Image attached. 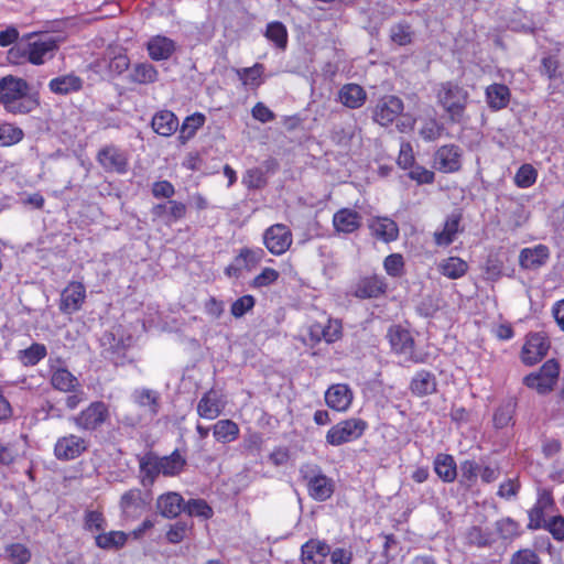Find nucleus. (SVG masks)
<instances>
[{"label":"nucleus","mask_w":564,"mask_h":564,"mask_svg":"<svg viewBox=\"0 0 564 564\" xmlns=\"http://www.w3.org/2000/svg\"><path fill=\"white\" fill-rule=\"evenodd\" d=\"M514 406L516 404L512 401H508L496 411L494 415V423L497 429H502L509 424L512 419Z\"/></svg>","instance_id":"obj_58"},{"label":"nucleus","mask_w":564,"mask_h":564,"mask_svg":"<svg viewBox=\"0 0 564 564\" xmlns=\"http://www.w3.org/2000/svg\"><path fill=\"white\" fill-rule=\"evenodd\" d=\"M351 400V390H325L327 405L336 411H346Z\"/></svg>","instance_id":"obj_33"},{"label":"nucleus","mask_w":564,"mask_h":564,"mask_svg":"<svg viewBox=\"0 0 564 564\" xmlns=\"http://www.w3.org/2000/svg\"><path fill=\"white\" fill-rule=\"evenodd\" d=\"M265 37L273 42L276 47L284 50L288 44V31L279 21L270 22L267 25Z\"/></svg>","instance_id":"obj_39"},{"label":"nucleus","mask_w":564,"mask_h":564,"mask_svg":"<svg viewBox=\"0 0 564 564\" xmlns=\"http://www.w3.org/2000/svg\"><path fill=\"white\" fill-rule=\"evenodd\" d=\"M184 511L191 517L208 519L213 516V509L203 499H191L184 505Z\"/></svg>","instance_id":"obj_51"},{"label":"nucleus","mask_w":564,"mask_h":564,"mask_svg":"<svg viewBox=\"0 0 564 564\" xmlns=\"http://www.w3.org/2000/svg\"><path fill=\"white\" fill-rule=\"evenodd\" d=\"M510 97V89L505 84H491L486 88V101L494 111L507 108Z\"/></svg>","instance_id":"obj_24"},{"label":"nucleus","mask_w":564,"mask_h":564,"mask_svg":"<svg viewBox=\"0 0 564 564\" xmlns=\"http://www.w3.org/2000/svg\"><path fill=\"white\" fill-rule=\"evenodd\" d=\"M301 480L305 485L307 495L315 501L328 500L335 491V481L324 474L322 467L315 463H305L299 469Z\"/></svg>","instance_id":"obj_3"},{"label":"nucleus","mask_w":564,"mask_h":564,"mask_svg":"<svg viewBox=\"0 0 564 564\" xmlns=\"http://www.w3.org/2000/svg\"><path fill=\"white\" fill-rule=\"evenodd\" d=\"M330 553V546L318 539H310L301 547V561L303 564H324Z\"/></svg>","instance_id":"obj_17"},{"label":"nucleus","mask_w":564,"mask_h":564,"mask_svg":"<svg viewBox=\"0 0 564 564\" xmlns=\"http://www.w3.org/2000/svg\"><path fill=\"white\" fill-rule=\"evenodd\" d=\"M4 552L12 564H28L32 557L30 549L22 543H11L4 547Z\"/></svg>","instance_id":"obj_40"},{"label":"nucleus","mask_w":564,"mask_h":564,"mask_svg":"<svg viewBox=\"0 0 564 564\" xmlns=\"http://www.w3.org/2000/svg\"><path fill=\"white\" fill-rule=\"evenodd\" d=\"M392 350L404 357L405 360L423 362L425 355L414 347V339L408 329L400 326L390 327L387 334Z\"/></svg>","instance_id":"obj_5"},{"label":"nucleus","mask_w":564,"mask_h":564,"mask_svg":"<svg viewBox=\"0 0 564 564\" xmlns=\"http://www.w3.org/2000/svg\"><path fill=\"white\" fill-rule=\"evenodd\" d=\"M361 216L350 208H341L334 214L333 225L336 231L351 234L361 226Z\"/></svg>","instance_id":"obj_20"},{"label":"nucleus","mask_w":564,"mask_h":564,"mask_svg":"<svg viewBox=\"0 0 564 564\" xmlns=\"http://www.w3.org/2000/svg\"><path fill=\"white\" fill-rule=\"evenodd\" d=\"M108 416V409L102 402H93L86 410L75 417V424L87 431L96 430Z\"/></svg>","instance_id":"obj_14"},{"label":"nucleus","mask_w":564,"mask_h":564,"mask_svg":"<svg viewBox=\"0 0 564 564\" xmlns=\"http://www.w3.org/2000/svg\"><path fill=\"white\" fill-rule=\"evenodd\" d=\"M88 448V442L78 435L68 434L57 438L54 446V455L58 460H73L79 457Z\"/></svg>","instance_id":"obj_9"},{"label":"nucleus","mask_w":564,"mask_h":564,"mask_svg":"<svg viewBox=\"0 0 564 564\" xmlns=\"http://www.w3.org/2000/svg\"><path fill=\"white\" fill-rule=\"evenodd\" d=\"M408 175L411 180L416 181L417 184H431L434 182V173L421 165L414 164Z\"/></svg>","instance_id":"obj_62"},{"label":"nucleus","mask_w":564,"mask_h":564,"mask_svg":"<svg viewBox=\"0 0 564 564\" xmlns=\"http://www.w3.org/2000/svg\"><path fill=\"white\" fill-rule=\"evenodd\" d=\"M264 251L262 249L242 248L237 256V262L241 263L243 269L250 271L263 258Z\"/></svg>","instance_id":"obj_46"},{"label":"nucleus","mask_w":564,"mask_h":564,"mask_svg":"<svg viewBox=\"0 0 564 564\" xmlns=\"http://www.w3.org/2000/svg\"><path fill=\"white\" fill-rule=\"evenodd\" d=\"M550 340L543 333H531L521 350V360L527 366L541 361L550 349Z\"/></svg>","instance_id":"obj_8"},{"label":"nucleus","mask_w":564,"mask_h":564,"mask_svg":"<svg viewBox=\"0 0 564 564\" xmlns=\"http://www.w3.org/2000/svg\"><path fill=\"white\" fill-rule=\"evenodd\" d=\"M24 133L22 129L11 123H3L0 126V145L10 147L20 142Z\"/></svg>","instance_id":"obj_45"},{"label":"nucleus","mask_w":564,"mask_h":564,"mask_svg":"<svg viewBox=\"0 0 564 564\" xmlns=\"http://www.w3.org/2000/svg\"><path fill=\"white\" fill-rule=\"evenodd\" d=\"M158 76V69L148 62L134 64L129 73V79L135 84H152Z\"/></svg>","instance_id":"obj_28"},{"label":"nucleus","mask_w":564,"mask_h":564,"mask_svg":"<svg viewBox=\"0 0 564 564\" xmlns=\"http://www.w3.org/2000/svg\"><path fill=\"white\" fill-rule=\"evenodd\" d=\"M499 535L505 540H512L520 535V525L511 518H503L496 522Z\"/></svg>","instance_id":"obj_52"},{"label":"nucleus","mask_w":564,"mask_h":564,"mask_svg":"<svg viewBox=\"0 0 564 564\" xmlns=\"http://www.w3.org/2000/svg\"><path fill=\"white\" fill-rule=\"evenodd\" d=\"M0 105L13 115H26L40 107V95L29 83L13 75L0 79Z\"/></svg>","instance_id":"obj_2"},{"label":"nucleus","mask_w":564,"mask_h":564,"mask_svg":"<svg viewBox=\"0 0 564 564\" xmlns=\"http://www.w3.org/2000/svg\"><path fill=\"white\" fill-rule=\"evenodd\" d=\"M386 284L377 276L364 279L357 286L356 295L362 299L377 297L384 293Z\"/></svg>","instance_id":"obj_32"},{"label":"nucleus","mask_w":564,"mask_h":564,"mask_svg":"<svg viewBox=\"0 0 564 564\" xmlns=\"http://www.w3.org/2000/svg\"><path fill=\"white\" fill-rule=\"evenodd\" d=\"M100 344L102 346L104 357L110 359L115 364H118L124 349L121 340L117 339L112 333L105 332L100 337Z\"/></svg>","instance_id":"obj_31"},{"label":"nucleus","mask_w":564,"mask_h":564,"mask_svg":"<svg viewBox=\"0 0 564 564\" xmlns=\"http://www.w3.org/2000/svg\"><path fill=\"white\" fill-rule=\"evenodd\" d=\"M96 160L106 172H116L119 174L127 172V155L113 144L101 148L96 155Z\"/></svg>","instance_id":"obj_11"},{"label":"nucleus","mask_w":564,"mask_h":564,"mask_svg":"<svg viewBox=\"0 0 564 564\" xmlns=\"http://www.w3.org/2000/svg\"><path fill=\"white\" fill-rule=\"evenodd\" d=\"M134 399L144 410V413L153 415L158 412V393L155 390H137Z\"/></svg>","instance_id":"obj_41"},{"label":"nucleus","mask_w":564,"mask_h":564,"mask_svg":"<svg viewBox=\"0 0 564 564\" xmlns=\"http://www.w3.org/2000/svg\"><path fill=\"white\" fill-rule=\"evenodd\" d=\"M462 149L456 144H445L440 147L434 154V163L438 171L443 173H454L462 167Z\"/></svg>","instance_id":"obj_12"},{"label":"nucleus","mask_w":564,"mask_h":564,"mask_svg":"<svg viewBox=\"0 0 564 564\" xmlns=\"http://www.w3.org/2000/svg\"><path fill=\"white\" fill-rule=\"evenodd\" d=\"M538 172L531 164H523L514 176V183L520 188H528L536 182Z\"/></svg>","instance_id":"obj_49"},{"label":"nucleus","mask_w":564,"mask_h":564,"mask_svg":"<svg viewBox=\"0 0 564 564\" xmlns=\"http://www.w3.org/2000/svg\"><path fill=\"white\" fill-rule=\"evenodd\" d=\"M83 79L74 74L62 75L50 80L48 88L56 95H68L79 91Z\"/></svg>","instance_id":"obj_26"},{"label":"nucleus","mask_w":564,"mask_h":564,"mask_svg":"<svg viewBox=\"0 0 564 564\" xmlns=\"http://www.w3.org/2000/svg\"><path fill=\"white\" fill-rule=\"evenodd\" d=\"M434 470L443 481L453 482L457 476L454 457L448 454H438L434 459Z\"/></svg>","instance_id":"obj_27"},{"label":"nucleus","mask_w":564,"mask_h":564,"mask_svg":"<svg viewBox=\"0 0 564 564\" xmlns=\"http://www.w3.org/2000/svg\"><path fill=\"white\" fill-rule=\"evenodd\" d=\"M63 37L32 32L23 35L15 45L8 51V61L20 65L29 62L32 65H43L55 56Z\"/></svg>","instance_id":"obj_1"},{"label":"nucleus","mask_w":564,"mask_h":564,"mask_svg":"<svg viewBox=\"0 0 564 564\" xmlns=\"http://www.w3.org/2000/svg\"><path fill=\"white\" fill-rule=\"evenodd\" d=\"M340 102L350 109H358L364 106L367 99L365 89L357 84H346L338 93Z\"/></svg>","instance_id":"obj_22"},{"label":"nucleus","mask_w":564,"mask_h":564,"mask_svg":"<svg viewBox=\"0 0 564 564\" xmlns=\"http://www.w3.org/2000/svg\"><path fill=\"white\" fill-rule=\"evenodd\" d=\"M147 50L151 59L165 61L173 55L176 50V44L166 36L155 35L148 41Z\"/></svg>","instance_id":"obj_19"},{"label":"nucleus","mask_w":564,"mask_h":564,"mask_svg":"<svg viewBox=\"0 0 564 564\" xmlns=\"http://www.w3.org/2000/svg\"><path fill=\"white\" fill-rule=\"evenodd\" d=\"M550 258V250L545 245L524 248L519 254V263L525 270H536L544 265Z\"/></svg>","instance_id":"obj_18"},{"label":"nucleus","mask_w":564,"mask_h":564,"mask_svg":"<svg viewBox=\"0 0 564 564\" xmlns=\"http://www.w3.org/2000/svg\"><path fill=\"white\" fill-rule=\"evenodd\" d=\"M107 528V520L99 510H86L84 514V529L89 532L101 533Z\"/></svg>","instance_id":"obj_42"},{"label":"nucleus","mask_w":564,"mask_h":564,"mask_svg":"<svg viewBox=\"0 0 564 564\" xmlns=\"http://www.w3.org/2000/svg\"><path fill=\"white\" fill-rule=\"evenodd\" d=\"M542 528L546 529L556 540L564 538V518L562 516L551 517Z\"/></svg>","instance_id":"obj_63"},{"label":"nucleus","mask_w":564,"mask_h":564,"mask_svg":"<svg viewBox=\"0 0 564 564\" xmlns=\"http://www.w3.org/2000/svg\"><path fill=\"white\" fill-rule=\"evenodd\" d=\"M224 408L223 400L218 397L217 390H208L197 405L198 414L207 420L216 419Z\"/></svg>","instance_id":"obj_23"},{"label":"nucleus","mask_w":564,"mask_h":564,"mask_svg":"<svg viewBox=\"0 0 564 564\" xmlns=\"http://www.w3.org/2000/svg\"><path fill=\"white\" fill-rule=\"evenodd\" d=\"M263 243L272 254L280 256L292 245V232L283 224L272 225L264 231Z\"/></svg>","instance_id":"obj_10"},{"label":"nucleus","mask_w":564,"mask_h":564,"mask_svg":"<svg viewBox=\"0 0 564 564\" xmlns=\"http://www.w3.org/2000/svg\"><path fill=\"white\" fill-rule=\"evenodd\" d=\"M510 564H540V557L532 550H519L512 555Z\"/></svg>","instance_id":"obj_64"},{"label":"nucleus","mask_w":564,"mask_h":564,"mask_svg":"<svg viewBox=\"0 0 564 564\" xmlns=\"http://www.w3.org/2000/svg\"><path fill=\"white\" fill-rule=\"evenodd\" d=\"M256 304V300L252 295H243L237 299L230 307V312L234 317L240 318L247 312L251 311Z\"/></svg>","instance_id":"obj_57"},{"label":"nucleus","mask_w":564,"mask_h":564,"mask_svg":"<svg viewBox=\"0 0 564 564\" xmlns=\"http://www.w3.org/2000/svg\"><path fill=\"white\" fill-rule=\"evenodd\" d=\"M128 535L123 531H110L95 535V543L104 550H118L124 546Z\"/></svg>","instance_id":"obj_30"},{"label":"nucleus","mask_w":564,"mask_h":564,"mask_svg":"<svg viewBox=\"0 0 564 564\" xmlns=\"http://www.w3.org/2000/svg\"><path fill=\"white\" fill-rule=\"evenodd\" d=\"M437 98L440 105L448 115L451 122L460 123L464 121L469 98V94L466 89L455 83L446 82L441 85Z\"/></svg>","instance_id":"obj_4"},{"label":"nucleus","mask_w":564,"mask_h":564,"mask_svg":"<svg viewBox=\"0 0 564 564\" xmlns=\"http://www.w3.org/2000/svg\"><path fill=\"white\" fill-rule=\"evenodd\" d=\"M538 372L545 386L552 388L558 377L560 365L555 359H550L543 364Z\"/></svg>","instance_id":"obj_54"},{"label":"nucleus","mask_w":564,"mask_h":564,"mask_svg":"<svg viewBox=\"0 0 564 564\" xmlns=\"http://www.w3.org/2000/svg\"><path fill=\"white\" fill-rule=\"evenodd\" d=\"M313 341L325 340L327 344L337 341L343 336V325L339 319L328 318L327 324L314 323L308 329Z\"/></svg>","instance_id":"obj_15"},{"label":"nucleus","mask_w":564,"mask_h":564,"mask_svg":"<svg viewBox=\"0 0 564 564\" xmlns=\"http://www.w3.org/2000/svg\"><path fill=\"white\" fill-rule=\"evenodd\" d=\"M151 126L158 134L170 137L177 130L178 119L172 111L161 110L153 116Z\"/></svg>","instance_id":"obj_25"},{"label":"nucleus","mask_w":564,"mask_h":564,"mask_svg":"<svg viewBox=\"0 0 564 564\" xmlns=\"http://www.w3.org/2000/svg\"><path fill=\"white\" fill-rule=\"evenodd\" d=\"M459 470L462 479L471 485L477 480L480 466L475 460L466 459L460 463Z\"/></svg>","instance_id":"obj_60"},{"label":"nucleus","mask_w":564,"mask_h":564,"mask_svg":"<svg viewBox=\"0 0 564 564\" xmlns=\"http://www.w3.org/2000/svg\"><path fill=\"white\" fill-rule=\"evenodd\" d=\"M404 110V104L401 98L388 95L381 97L373 111L372 119L382 127L390 126Z\"/></svg>","instance_id":"obj_7"},{"label":"nucleus","mask_w":564,"mask_h":564,"mask_svg":"<svg viewBox=\"0 0 564 564\" xmlns=\"http://www.w3.org/2000/svg\"><path fill=\"white\" fill-rule=\"evenodd\" d=\"M51 383L53 388H76L79 384L77 378L66 368L53 371Z\"/></svg>","instance_id":"obj_47"},{"label":"nucleus","mask_w":564,"mask_h":564,"mask_svg":"<svg viewBox=\"0 0 564 564\" xmlns=\"http://www.w3.org/2000/svg\"><path fill=\"white\" fill-rule=\"evenodd\" d=\"M459 219V216L455 215L447 218L443 230L440 232H435V241L437 245L448 246L454 241L455 236L458 231Z\"/></svg>","instance_id":"obj_36"},{"label":"nucleus","mask_w":564,"mask_h":564,"mask_svg":"<svg viewBox=\"0 0 564 564\" xmlns=\"http://www.w3.org/2000/svg\"><path fill=\"white\" fill-rule=\"evenodd\" d=\"M280 276V273L272 268H264L260 274L254 276L250 283L251 288L260 289L273 284Z\"/></svg>","instance_id":"obj_59"},{"label":"nucleus","mask_w":564,"mask_h":564,"mask_svg":"<svg viewBox=\"0 0 564 564\" xmlns=\"http://www.w3.org/2000/svg\"><path fill=\"white\" fill-rule=\"evenodd\" d=\"M141 506V491L139 489H131L124 492L120 500V507L123 512L129 513L137 510Z\"/></svg>","instance_id":"obj_56"},{"label":"nucleus","mask_w":564,"mask_h":564,"mask_svg":"<svg viewBox=\"0 0 564 564\" xmlns=\"http://www.w3.org/2000/svg\"><path fill=\"white\" fill-rule=\"evenodd\" d=\"M371 228L375 236L386 242L393 241L399 236L398 225L389 218L379 219Z\"/></svg>","instance_id":"obj_34"},{"label":"nucleus","mask_w":564,"mask_h":564,"mask_svg":"<svg viewBox=\"0 0 564 564\" xmlns=\"http://www.w3.org/2000/svg\"><path fill=\"white\" fill-rule=\"evenodd\" d=\"M467 268L468 265L464 260L451 257L441 264V272L449 279H458L466 273Z\"/></svg>","instance_id":"obj_43"},{"label":"nucleus","mask_w":564,"mask_h":564,"mask_svg":"<svg viewBox=\"0 0 564 564\" xmlns=\"http://www.w3.org/2000/svg\"><path fill=\"white\" fill-rule=\"evenodd\" d=\"M242 183L249 188V189H260L263 188L267 183L268 178L265 176V172L263 167H253L247 170L242 177Z\"/></svg>","instance_id":"obj_44"},{"label":"nucleus","mask_w":564,"mask_h":564,"mask_svg":"<svg viewBox=\"0 0 564 564\" xmlns=\"http://www.w3.org/2000/svg\"><path fill=\"white\" fill-rule=\"evenodd\" d=\"M391 40L399 45H408L412 42V31L408 23H398L390 30Z\"/></svg>","instance_id":"obj_55"},{"label":"nucleus","mask_w":564,"mask_h":564,"mask_svg":"<svg viewBox=\"0 0 564 564\" xmlns=\"http://www.w3.org/2000/svg\"><path fill=\"white\" fill-rule=\"evenodd\" d=\"M466 540L468 544L477 547L490 546L494 542L491 533L484 531L479 527L470 528L466 534Z\"/></svg>","instance_id":"obj_50"},{"label":"nucleus","mask_w":564,"mask_h":564,"mask_svg":"<svg viewBox=\"0 0 564 564\" xmlns=\"http://www.w3.org/2000/svg\"><path fill=\"white\" fill-rule=\"evenodd\" d=\"M238 433V425L230 420L218 421L214 426V436L223 443L236 440Z\"/></svg>","instance_id":"obj_38"},{"label":"nucleus","mask_w":564,"mask_h":564,"mask_svg":"<svg viewBox=\"0 0 564 564\" xmlns=\"http://www.w3.org/2000/svg\"><path fill=\"white\" fill-rule=\"evenodd\" d=\"M205 123V116L202 113H194L185 118L180 130V140L185 143L194 137L196 131Z\"/></svg>","instance_id":"obj_37"},{"label":"nucleus","mask_w":564,"mask_h":564,"mask_svg":"<svg viewBox=\"0 0 564 564\" xmlns=\"http://www.w3.org/2000/svg\"><path fill=\"white\" fill-rule=\"evenodd\" d=\"M554 508V500L552 495L543 490L539 492L538 500L532 509L529 510V523L528 529L538 530L543 527L546 522V516H549Z\"/></svg>","instance_id":"obj_13"},{"label":"nucleus","mask_w":564,"mask_h":564,"mask_svg":"<svg viewBox=\"0 0 564 564\" xmlns=\"http://www.w3.org/2000/svg\"><path fill=\"white\" fill-rule=\"evenodd\" d=\"M158 460L162 475L169 477L178 475L186 465V459L178 451H174L169 456L158 457Z\"/></svg>","instance_id":"obj_29"},{"label":"nucleus","mask_w":564,"mask_h":564,"mask_svg":"<svg viewBox=\"0 0 564 564\" xmlns=\"http://www.w3.org/2000/svg\"><path fill=\"white\" fill-rule=\"evenodd\" d=\"M387 273L391 276H400L403 272V258L399 253L389 254L383 262Z\"/></svg>","instance_id":"obj_61"},{"label":"nucleus","mask_w":564,"mask_h":564,"mask_svg":"<svg viewBox=\"0 0 564 564\" xmlns=\"http://www.w3.org/2000/svg\"><path fill=\"white\" fill-rule=\"evenodd\" d=\"M140 470L143 474V480L149 479L150 482H153L154 479L162 474L161 469H159L158 456L148 454L142 457L140 459Z\"/></svg>","instance_id":"obj_48"},{"label":"nucleus","mask_w":564,"mask_h":564,"mask_svg":"<svg viewBox=\"0 0 564 564\" xmlns=\"http://www.w3.org/2000/svg\"><path fill=\"white\" fill-rule=\"evenodd\" d=\"M367 424L359 419H350L334 425L326 434V441L333 446H339L359 438Z\"/></svg>","instance_id":"obj_6"},{"label":"nucleus","mask_w":564,"mask_h":564,"mask_svg":"<svg viewBox=\"0 0 564 564\" xmlns=\"http://www.w3.org/2000/svg\"><path fill=\"white\" fill-rule=\"evenodd\" d=\"M85 297V286L80 282H72L61 294L59 310L64 314H73L82 307Z\"/></svg>","instance_id":"obj_16"},{"label":"nucleus","mask_w":564,"mask_h":564,"mask_svg":"<svg viewBox=\"0 0 564 564\" xmlns=\"http://www.w3.org/2000/svg\"><path fill=\"white\" fill-rule=\"evenodd\" d=\"M184 499L177 492H167L158 498L156 508L165 518H175L184 511Z\"/></svg>","instance_id":"obj_21"},{"label":"nucleus","mask_w":564,"mask_h":564,"mask_svg":"<svg viewBox=\"0 0 564 564\" xmlns=\"http://www.w3.org/2000/svg\"><path fill=\"white\" fill-rule=\"evenodd\" d=\"M47 355L45 345L33 343L30 347L20 350L18 358L24 366H35Z\"/></svg>","instance_id":"obj_35"},{"label":"nucleus","mask_w":564,"mask_h":564,"mask_svg":"<svg viewBox=\"0 0 564 564\" xmlns=\"http://www.w3.org/2000/svg\"><path fill=\"white\" fill-rule=\"evenodd\" d=\"M444 130V126L435 119H427L423 122L419 133L421 138L427 142L437 140Z\"/></svg>","instance_id":"obj_53"}]
</instances>
